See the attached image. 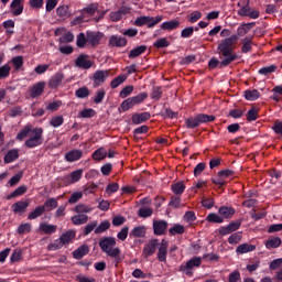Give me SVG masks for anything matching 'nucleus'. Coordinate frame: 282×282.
Segmentation results:
<instances>
[{
    "label": "nucleus",
    "mask_w": 282,
    "mask_h": 282,
    "mask_svg": "<svg viewBox=\"0 0 282 282\" xmlns=\"http://www.w3.org/2000/svg\"><path fill=\"white\" fill-rule=\"evenodd\" d=\"M237 35H231L221 40L217 46V54L219 58L212 57L208 62V69H224V67H228L235 61H238L239 55L235 53V46L237 45Z\"/></svg>",
    "instance_id": "obj_1"
},
{
    "label": "nucleus",
    "mask_w": 282,
    "mask_h": 282,
    "mask_svg": "<svg viewBox=\"0 0 282 282\" xmlns=\"http://www.w3.org/2000/svg\"><path fill=\"white\" fill-rule=\"evenodd\" d=\"M99 248L101 252H105L107 257L115 259L116 263H120L121 251L116 247V238L113 237H104L99 240Z\"/></svg>",
    "instance_id": "obj_2"
},
{
    "label": "nucleus",
    "mask_w": 282,
    "mask_h": 282,
    "mask_svg": "<svg viewBox=\"0 0 282 282\" xmlns=\"http://www.w3.org/2000/svg\"><path fill=\"white\" fill-rule=\"evenodd\" d=\"M216 117L213 115L198 113L194 117H189L185 120V127L187 129H197L199 124H208V122H215Z\"/></svg>",
    "instance_id": "obj_3"
},
{
    "label": "nucleus",
    "mask_w": 282,
    "mask_h": 282,
    "mask_svg": "<svg viewBox=\"0 0 282 282\" xmlns=\"http://www.w3.org/2000/svg\"><path fill=\"white\" fill-rule=\"evenodd\" d=\"M41 144H43V128H35L32 130L30 138L24 142V147L26 149H36Z\"/></svg>",
    "instance_id": "obj_4"
},
{
    "label": "nucleus",
    "mask_w": 282,
    "mask_h": 282,
    "mask_svg": "<svg viewBox=\"0 0 282 282\" xmlns=\"http://www.w3.org/2000/svg\"><path fill=\"white\" fill-rule=\"evenodd\" d=\"M242 220H235L229 223L227 226H221L218 229V234L221 235V237H226L227 235H232V232H237L239 228H241Z\"/></svg>",
    "instance_id": "obj_5"
},
{
    "label": "nucleus",
    "mask_w": 282,
    "mask_h": 282,
    "mask_svg": "<svg viewBox=\"0 0 282 282\" xmlns=\"http://www.w3.org/2000/svg\"><path fill=\"white\" fill-rule=\"evenodd\" d=\"M239 17H249V19H259L260 12L259 10L250 8V0H247V3L241 7L238 11Z\"/></svg>",
    "instance_id": "obj_6"
},
{
    "label": "nucleus",
    "mask_w": 282,
    "mask_h": 282,
    "mask_svg": "<svg viewBox=\"0 0 282 282\" xmlns=\"http://www.w3.org/2000/svg\"><path fill=\"white\" fill-rule=\"evenodd\" d=\"M86 36L87 43L91 45V47H97V45H100V41H102L105 34L98 31H87Z\"/></svg>",
    "instance_id": "obj_7"
},
{
    "label": "nucleus",
    "mask_w": 282,
    "mask_h": 282,
    "mask_svg": "<svg viewBox=\"0 0 282 282\" xmlns=\"http://www.w3.org/2000/svg\"><path fill=\"white\" fill-rule=\"evenodd\" d=\"M75 65L79 69H91V67H94V61L89 59V55L80 54L79 56H77Z\"/></svg>",
    "instance_id": "obj_8"
},
{
    "label": "nucleus",
    "mask_w": 282,
    "mask_h": 282,
    "mask_svg": "<svg viewBox=\"0 0 282 282\" xmlns=\"http://www.w3.org/2000/svg\"><path fill=\"white\" fill-rule=\"evenodd\" d=\"M169 229V221L166 220H154L153 221V231L156 237H162V235H166V230Z\"/></svg>",
    "instance_id": "obj_9"
},
{
    "label": "nucleus",
    "mask_w": 282,
    "mask_h": 282,
    "mask_svg": "<svg viewBox=\"0 0 282 282\" xmlns=\"http://www.w3.org/2000/svg\"><path fill=\"white\" fill-rule=\"evenodd\" d=\"M24 2L25 0H12L9 10L13 17H21V14H23Z\"/></svg>",
    "instance_id": "obj_10"
},
{
    "label": "nucleus",
    "mask_w": 282,
    "mask_h": 282,
    "mask_svg": "<svg viewBox=\"0 0 282 282\" xmlns=\"http://www.w3.org/2000/svg\"><path fill=\"white\" fill-rule=\"evenodd\" d=\"M127 37L120 35H111L108 42L109 47H127Z\"/></svg>",
    "instance_id": "obj_11"
},
{
    "label": "nucleus",
    "mask_w": 282,
    "mask_h": 282,
    "mask_svg": "<svg viewBox=\"0 0 282 282\" xmlns=\"http://www.w3.org/2000/svg\"><path fill=\"white\" fill-rule=\"evenodd\" d=\"M109 76V70H96L94 73V87H100L107 80V77Z\"/></svg>",
    "instance_id": "obj_12"
},
{
    "label": "nucleus",
    "mask_w": 282,
    "mask_h": 282,
    "mask_svg": "<svg viewBox=\"0 0 282 282\" xmlns=\"http://www.w3.org/2000/svg\"><path fill=\"white\" fill-rule=\"evenodd\" d=\"M159 246L158 259L161 263H166V257L169 254V241L163 239Z\"/></svg>",
    "instance_id": "obj_13"
},
{
    "label": "nucleus",
    "mask_w": 282,
    "mask_h": 282,
    "mask_svg": "<svg viewBox=\"0 0 282 282\" xmlns=\"http://www.w3.org/2000/svg\"><path fill=\"white\" fill-rule=\"evenodd\" d=\"M158 246H160V240H150L149 243L143 248L144 257H153V254H155V251L158 250Z\"/></svg>",
    "instance_id": "obj_14"
},
{
    "label": "nucleus",
    "mask_w": 282,
    "mask_h": 282,
    "mask_svg": "<svg viewBox=\"0 0 282 282\" xmlns=\"http://www.w3.org/2000/svg\"><path fill=\"white\" fill-rule=\"evenodd\" d=\"M235 213H237V210L231 206H221L218 209V215H220L223 219H232V217H235Z\"/></svg>",
    "instance_id": "obj_15"
},
{
    "label": "nucleus",
    "mask_w": 282,
    "mask_h": 282,
    "mask_svg": "<svg viewBox=\"0 0 282 282\" xmlns=\"http://www.w3.org/2000/svg\"><path fill=\"white\" fill-rule=\"evenodd\" d=\"M63 80H65V75L63 73H56L48 82L50 89H57L61 87V83H63Z\"/></svg>",
    "instance_id": "obj_16"
},
{
    "label": "nucleus",
    "mask_w": 282,
    "mask_h": 282,
    "mask_svg": "<svg viewBox=\"0 0 282 282\" xmlns=\"http://www.w3.org/2000/svg\"><path fill=\"white\" fill-rule=\"evenodd\" d=\"M254 25H257V23L254 22L241 24L240 26H238L237 34H234V36H237V41H239V36H246V34H248V32H250V30H252Z\"/></svg>",
    "instance_id": "obj_17"
},
{
    "label": "nucleus",
    "mask_w": 282,
    "mask_h": 282,
    "mask_svg": "<svg viewBox=\"0 0 282 282\" xmlns=\"http://www.w3.org/2000/svg\"><path fill=\"white\" fill-rule=\"evenodd\" d=\"M180 25H182V22H180V20L177 19H174V20L163 22L160 25V28L162 30H165V32H173V30H177Z\"/></svg>",
    "instance_id": "obj_18"
},
{
    "label": "nucleus",
    "mask_w": 282,
    "mask_h": 282,
    "mask_svg": "<svg viewBox=\"0 0 282 282\" xmlns=\"http://www.w3.org/2000/svg\"><path fill=\"white\" fill-rule=\"evenodd\" d=\"M133 124H142L148 120H151V112L133 113L131 117Z\"/></svg>",
    "instance_id": "obj_19"
},
{
    "label": "nucleus",
    "mask_w": 282,
    "mask_h": 282,
    "mask_svg": "<svg viewBox=\"0 0 282 282\" xmlns=\"http://www.w3.org/2000/svg\"><path fill=\"white\" fill-rule=\"evenodd\" d=\"M83 158V150H70L65 154L66 162H78Z\"/></svg>",
    "instance_id": "obj_20"
},
{
    "label": "nucleus",
    "mask_w": 282,
    "mask_h": 282,
    "mask_svg": "<svg viewBox=\"0 0 282 282\" xmlns=\"http://www.w3.org/2000/svg\"><path fill=\"white\" fill-rule=\"evenodd\" d=\"M254 36H246L245 39L241 40V53L242 54H248L252 52V45H254V42L252 40Z\"/></svg>",
    "instance_id": "obj_21"
},
{
    "label": "nucleus",
    "mask_w": 282,
    "mask_h": 282,
    "mask_svg": "<svg viewBox=\"0 0 282 282\" xmlns=\"http://www.w3.org/2000/svg\"><path fill=\"white\" fill-rule=\"evenodd\" d=\"M44 90H45V82H40L32 87L30 91V96L31 98H39V96L43 95Z\"/></svg>",
    "instance_id": "obj_22"
},
{
    "label": "nucleus",
    "mask_w": 282,
    "mask_h": 282,
    "mask_svg": "<svg viewBox=\"0 0 282 282\" xmlns=\"http://www.w3.org/2000/svg\"><path fill=\"white\" fill-rule=\"evenodd\" d=\"M87 254H89V246L87 245H82L73 251V257L77 260L83 259V257H87Z\"/></svg>",
    "instance_id": "obj_23"
},
{
    "label": "nucleus",
    "mask_w": 282,
    "mask_h": 282,
    "mask_svg": "<svg viewBox=\"0 0 282 282\" xmlns=\"http://www.w3.org/2000/svg\"><path fill=\"white\" fill-rule=\"evenodd\" d=\"M30 206V202L28 200H19L17 203H14L11 208L13 210V213H25V209H28Z\"/></svg>",
    "instance_id": "obj_24"
},
{
    "label": "nucleus",
    "mask_w": 282,
    "mask_h": 282,
    "mask_svg": "<svg viewBox=\"0 0 282 282\" xmlns=\"http://www.w3.org/2000/svg\"><path fill=\"white\" fill-rule=\"evenodd\" d=\"M130 237H133L134 239H142V237H147V227L144 226L134 227L130 231Z\"/></svg>",
    "instance_id": "obj_25"
},
{
    "label": "nucleus",
    "mask_w": 282,
    "mask_h": 282,
    "mask_svg": "<svg viewBox=\"0 0 282 282\" xmlns=\"http://www.w3.org/2000/svg\"><path fill=\"white\" fill-rule=\"evenodd\" d=\"M4 164H12L15 160H19V150L12 149L7 152V154L3 158Z\"/></svg>",
    "instance_id": "obj_26"
},
{
    "label": "nucleus",
    "mask_w": 282,
    "mask_h": 282,
    "mask_svg": "<svg viewBox=\"0 0 282 282\" xmlns=\"http://www.w3.org/2000/svg\"><path fill=\"white\" fill-rule=\"evenodd\" d=\"M70 221H73L74 226H83L89 221V216L86 214H78L70 218Z\"/></svg>",
    "instance_id": "obj_27"
},
{
    "label": "nucleus",
    "mask_w": 282,
    "mask_h": 282,
    "mask_svg": "<svg viewBox=\"0 0 282 282\" xmlns=\"http://www.w3.org/2000/svg\"><path fill=\"white\" fill-rule=\"evenodd\" d=\"M257 250V246L250 243H242L237 247L236 252L237 254H246L248 252H254Z\"/></svg>",
    "instance_id": "obj_28"
},
{
    "label": "nucleus",
    "mask_w": 282,
    "mask_h": 282,
    "mask_svg": "<svg viewBox=\"0 0 282 282\" xmlns=\"http://www.w3.org/2000/svg\"><path fill=\"white\" fill-rule=\"evenodd\" d=\"M171 191L174 195L180 197V195H183L184 191H186V185H184V182L178 181L171 185Z\"/></svg>",
    "instance_id": "obj_29"
},
{
    "label": "nucleus",
    "mask_w": 282,
    "mask_h": 282,
    "mask_svg": "<svg viewBox=\"0 0 282 282\" xmlns=\"http://www.w3.org/2000/svg\"><path fill=\"white\" fill-rule=\"evenodd\" d=\"M75 238H76V230H68L62 234V236L59 237L62 242H64V246L72 243V240H74Z\"/></svg>",
    "instance_id": "obj_30"
},
{
    "label": "nucleus",
    "mask_w": 282,
    "mask_h": 282,
    "mask_svg": "<svg viewBox=\"0 0 282 282\" xmlns=\"http://www.w3.org/2000/svg\"><path fill=\"white\" fill-rule=\"evenodd\" d=\"M44 213L45 207H42V205L36 206L33 212L29 213L28 219L31 221L34 219H39V217H42Z\"/></svg>",
    "instance_id": "obj_31"
},
{
    "label": "nucleus",
    "mask_w": 282,
    "mask_h": 282,
    "mask_svg": "<svg viewBox=\"0 0 282 282\" xmlns=\"http://www.w3.org/2000/svg\"><path fill=\"white\" fill-rule=\"evenodd\" d=\"M44 208V213H50L51 210H54V208L58 207V199L56 198H50L45 200L44 205H42Z\"/></svg>",
    "instance_id": "obj_32"
},
{
    "label": "nucleus",
    "mask_w": 282,
    "mask_h": 282,
    "mask_svg": "<svg viewBox=\"0 0 282 282\" xmlns=\"http://www.w3.org/2000/svg\"><path fill=\"white\" fill-rule=\"evenodd\" d=\"M144 52H147V45H140L130 51L128 58H138V56H142Z\"/></svg>",
    "instance_id": "obj_33"
},
{
    "label": "nucleus",
    "mask_w": 282,
    "mask_h": 282,
    "mask_svg": "<svg viewBox=\"0 0 282 282\" xmlns=\"http://www.w3.org/2000/svg\"><path fill=\"white\" fill-rule=\"evenodd\" d=\"M28 193V186L21 185L14 189L11 194L7 196V199H13L14 197H21V195H25Z\"/></svg>",
    "instance_id": "obj_34"
},
{
    "label": "nucleus",
    "mask_w": 282,
    "mask_h": 282,
    "mask_svg": "<svg viewBox=\"0 0 282 282\" xmlns=\"http://www.w3.org/2000/svg\"><path fill=\"white\" fill-rule=\"evenodd\" d=\"M40 230L44 235H54L56 232V225H50L47 223L40 224Z\"/></svg>",
    "instance_id": "obj_35"
},
{
    "label": "nucleus",
    "mask_w": 282,
    "mask_h": 282,
    "mask_svg": "<svg viewBox=\"0 0 282 282\" xmlns=\"http://www.w3.org/2000/svg\"><path fill=\"white\" fill-rule=\"evenodd\" d=\"M282 241L279 237L270 238L265 241L264 246L267 250H272V248H279L281 246Z\"/></svg>",
    "instance_id": "obj_36"
},
{
    "label": "nucleus",
    "mask_w": 282,
    "mask_h": 282,
    "mask_svg": "<svg viewBox=\"0 0 282 282\" xmlns=\"http://www.w3.org/2000/svg\"><path fill=\"white\" fill-rule=\"evenodd\" d=\"M124 14H127V8L122 7L118 11L110 12V20L115 21V22L121 21L122 17H124Z\"/></svg>",
    "instance_id": "obj_37"
},
{
    "label": "nucleus",
    "mask_w": 282,
    "mask_h": 282,
    "mask_svg": "<svg viewBox=\"0 0 282 282\" xmlns=\"http://www.w3.org/2000/svg\"><path fill=\"white\" fill-rule=\"evenodd\" d=\"M109 228H111V223L109 220H104L95 228V235H102V232H107Z\"/></svg>",
    "instance_id": "obj_38"
},
{
    "label": "nucleus",
    "mask_w": 282,
    "mask_h": 282,
    "mask_svg": "<svg viewBox=\"0 0 282 282\" xmlns=\"http://www.w3.org/2000/svg\"><path fill=\"white\" fill-rule=\"evenodd\" d=\"M260 97H261V93H259V90H257V89L245 91L246 100H249L251 102L254 100H259Z\"/></svg>",
    "instance_id": "obj_39"
},
{
    "label": "nucleus",
    "mask_w": 282,
    "mask_h": 282,
    "mask_svg": "<svg viewBox=\"0 0 282 282\" xmlns=\"http://www.w3.org/2000/svg\"><path fill=\"white\" fill-rule=\"evenodd\" d=\"M91 91L89 90V88L87 86H83L80 88H78L77 90H75V96L76 98H89Z\"/></svg>",
    "instance_id": "obj_40"
},
{
    "label": "nucleus",
    "mask_w": 282,
    "mask_h": 282,
    "mask_svg": "<svg viewBox=\"0 0 282 282\" xmlns=\"http://www.w3.org/2000/svg\"><path fill=\"white\" fill-rule=\"evenodd\" d=\"M206 220L209 221V224H224V217L216 213L208 214Z\"/></svg>",
    "instance_id": "obj_41"
},
{
    "label": "nucleus",
    "mask_w": 282,
    "mask_h": 282,
    "mask_svg": "<svg viewBox=\"0 0 282 282\" xmlns=\"http://www.w3.org/2000/svg\"><path fill=\"white\" fill-rule=\"evenodd\" d=\"M160 116L164 119L169 118L170 120H173V118H177L178 112L173 111L171 108H165L160 112Z\"/></svg>",
    "instance_id": "obj_42"
},
{
    "label": "nucleus",
    "mask_w": 282,
    "mask_h": 282,
    "mask_svg": "<svg viewBox=\"0 0 282 282\" xmlns=\"http://www.w3.org/2000/svg\"><path fill=\"white\" fill-rule=\"evenodd\" d=\"M199 265H202V258L200 257H195V258H192L189 261L186 262L185 269L193 270V268H199Z\"/></svg>",
    "instance_id": "obj_43"
},
{
    "label": "nucleus",
    "mask_w": 282,
    "mask_h": 282,
    "mask_svg": "<svg viewBox=\"0 0 282 282\" xmlns=\"http://www.w3.org/2000/svg\"><path fill=\"white\" fill-rule=\"evenodd\" d=\"M106 96H107V91L105 90V88H100L97 90L93 101L95 102V105H100L102 100H105Z\"/></svg>",
    "instance_id": "obj_44"
},
{
    "label": "nucleus",
    "mask_w": 282,
    "mask_h": 282,
    "mask_svg": "<svg viewBox=\"0 0 282 282\" xmlns=\"http://www.w3.org/2000/svg\"><path fill=\"white\" fill-rule=\"evenodd\" d=\"M34 129L30 128V126L24 127L18 134H17V140H19L20 142L25 140V138H28V135H30V133L32 134V131Z\"/></svg>",
    "instance_id": "obj_45"
},
{
    "label": "nucleus",
    "mask_w": 282,
    "mask_h": 282,
    "mask_svg": "<svg viewBox=\"0 0 282 282\" xmlns=\"http://www.w3.org/2000/svg\"><path fill=\"white\" fill-rule=\"evenodd\" d=\"M162 94H163V91H162V88L160 86H153L152 91L150 94V98L152 100L158 101L162 98Z\"/></svg>",
    "instance_id": "obj_46"
},
{
    "label": "nucleus",
    "mask_w": 282,
    "mask_h": 282,
    "mask_svg": "<svg viewBox=\"0 0 282 282\" xmlns=\"http://www.w3.org/2000/svg\"><path fill=\"white\" fill-rule=\"evenodd\" d=\"M127 80V75H118L115 79L111 80L110 87L112 89H117V87H120L122 83Z\"/></svg>",
    "instance_id": "obj_47"
},
{
    "label": "nucleus",
    "mask_w": 282,
    "mask_h": 282,
    "mask_svg": "<svg viewBox=\"0 0 282 282\" xmlns=\"http://www.w3.org/2000/svg\"><path fill=\"white\" fill-rule=\"evenodd\" d=\"M56 14L57 17H59L61 19H67V17H69V7L63 4V6H59L57 9H56Z\"/></svg>",
    "instance_id": "obj_48"
},
{
    "label": "nucleus",
    "mask_w": 282,
    "mask_h": 282,
    "mask_svg": "<svg viewBox=\"0 0 282 282\" xmlns=\"http://www.w3.org/2000/svg\"><path fill=\"white\" fill-rule=\"evenodd\" d=\"M91 158L97 161L105 160L107 158V151L105 148H99L91 154Z\"/></svg>",
    "instance_id": "obj_49"
},
{
    "label": "nucleus",
    "mask_w": 282,
    "mask_h": 282,
    "mask_svg": "<svg viewBox=\"0 0 282 282\" xmlns=\"http://www.w3.org/2000/svg\"><path fill=\"white\" fill-rule=\"evenodd\" d=\"M272 96H271V100H274V102H280L281 101V97L282 96V85H278L272 89Z\"/></svg>",
    "instance_id": "obj_50"
},
{
    "label": "nucleus",
    "mask_w": 282,
    "mask_h": 282,
    "mask_svg": "<svg viewBox=\"0 0 282 282\" xmlns=\"http://www.w3.org/2000/svg\"><path fill=\"white\" fill-rule=\"evenodd\" d=\"M170 235H184L186 232V228L183 225L176 224L169 230Z\"/></svg>",
    "instance_id": "obj_51"
},
{
    "label": "nucleus",
    "mask_w": 282,
    "mask_h": 282,
    "mask_svg": "<svg viewBox=\"0 0 282 282\" xmlns=\"http://www.w3.org/2000/svg\"><path fill=\"white\" fill-rule=\"evenodd\" d=\"M259 118V109L257 107H252L247 112V120L248 122H254Z\"/></svg>",
    "instance_id": "obj_52"
},
{
    "label": "nucleus",
    "mask_w": 282,
    "mask_h": 282,
    "mask_svg": "<svg viewBox=\"0 0 282 282\" xmlns=\"http://www.w3.org/2000/svg\"><path fill=\"white\" fill-rule=\"evenodd\" d=\"M162 21H164V15H156L155 18L149 17V20H148L149 30L153 29V26L158 25V23H162Z\"/></svg>",
    "instance_id": "obj_53"
},
{
    "label": "nucleus",
    "mask_w": 282,
    "mask_h": 282,
    "mask_svg": "<svg viewBox=\"0 0 282 282\" xmlns=\"http://www.w3.org/2000/svg\"><path fill=\"white\" fill-rule=\"evenodd\" d=\"M171 45V42L166 37H161L156 40L153 44V47H156V50H162L164 47H169Z\"/></svg>",
    "instance_id": "obj_54"
},
{
    "label": "nucleus",
    "mask_w": 282,
    "mask_h": 282,
    "mask_svg": "<svg viewBox=\"0 0 282 282\" xmlns=\"http://www.w3.org/2000/svg\"><path fill=\"white\" fill-rule=\"evenodd\" d=\"M132 107H135V104L131 97L123 100L120 105V109H122V111H129V109H132Z\"/></svg>",
    "instance_id": "obj_55"
},
{
    "label": "nucleus",
    "mask_w": 282,
    "mask_h": 282,
    "mask_svg": "<svg viewBox=\"0 0 282 282\" xmlns=\"http://www.w3.org/2000/svg\"><path fill=\"white\" fill-rule=\"evenodd\" d=\"M63 122H65V118H63V116H55L51 119L50 124L56 129L58 127H63Z\"/></svg>",
    "instance_id": "obj_56"
},
{
    "label": "nucleus",
    "mask_w": 282,
    "mask_h": 282,
    "mask_svg": "<svg viewBox=\"0 0 282 282\" xmlns=\"http://www.w3.org/2000/svg\"><path fill=\"white\" fill-rule=\"evenodd\" d=\"M132 98V102H134L135 105H142L143 100H147L149 98V94L148 93H140L134 97H130Z\"/></svg>",
    "instance_id": "obj_57"
},
{
    "label": "nucleus",
    "mask_w": 282,
    "mask_h": 282,
    "mask_svg": "<svg viewBox=\"0 0 282 282\" xmlns=\"http://www.w3.org/2000/svg\"><path fill=\"white\" fill-rule=\"evenodd\" d=\"M96 116V110L94 108H85L78 115V118H94Z\"/></svg>",
    "instance_id": "obj_58"
},
{
    "label": "nucleus",
    "mask_w": 282,
    "mask_h": 282,
    "mask_svg": "<svg viewBox=\"0 0 282 282\" xmlns=\"http://www.w3.org/2000/svg\"><path fill=\"white\" fill-rule=\"evenodd\" d=\"M241 241V231L235 232L228 238V243L230 246H237Z\"/></svg>",
    "instance_id": "obj_59"
},
{
    "label": "nucleus",
    "mask_w": 282,
    "mask_h": 282,
    "mask_svg": "<svg viewBox=\"0 0 282 282\" xmlns=\"http://www.w3.org/2000/svg\"><path fill=\"white\" fill-rule=\"evenodd\" d=\"M138 215H139V217H142L143 219H147L148 217H151V215H153V208L142 207V208L139 209Z\"/></svg>",
    "instance_id": "obj_60"
},
{
    "label": "nucleus",
    "mask_w": 282,
    "mask_h": 282,
    "mask_svg": "<svg viewBox=\"0 0 282 282\" xmlns=\"http://www.w3.org/2000/svg\"><path fill=\"white\" fill-rule=\"evenodd\" d=\"M195 34L194 26H187L181 31V39H191Z\"/></svg>",
    "instance_id": "obj_61"
},
{
    "label": "nucleus",
    "mask_w": 282,
    "mask_h": 282,
    "mask_svg": "<svg viewBox=\"0 0 282 282\" xmlns=\"http://www.w3.org/2000/svg\"><path fill=\"white\" fill-rule=\"evenodd\" d=\"M75 213H77L78 215H83V213H91V210H94V208L85 205V204H78L75 207Z\"/></svg>",
    "instance_id": "obj_62"
},
{
    "label": "nucleus",
    "mask_w": 282,
    "mask_h": 282,
    "mask_svg": "<svg viewBox=\"0 0 282 282\" xmlns=\"http://www.w3.org/2000/svg\"><path fill=\"white\" fill-rule=\"evenodd\" d=\"M87 35H85V33H79L77 35V41H76V45L77 47H85V45H87Z\"/></svg>",
    "instance_id": "obj_63"
},
{
    "label": "nucleus",
    "mask_w": 282,
    "mask_h": 282,
    "mask_svg": "<svg viewBox=\"0 0 282 282\" xmlns=\"http://www.w3.org/2000/svg\"><path fill=\"white\" fill-rule=\"evenodd\" d=\"M59 43H74V33L67 32L63 36L59 37Z\"/></svg>",
    "instance_id": "obj_64"
}]
</instances>
